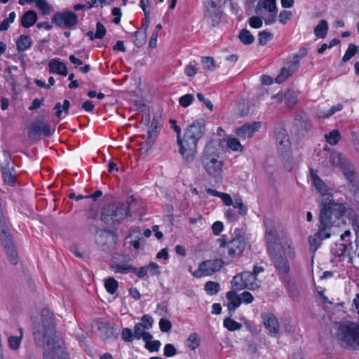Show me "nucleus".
<instances>
[{
    "mask_svg": "<svg viewBox=\"0 0 359 359\" xmlns=\"http://www.w3.org/2000/svg\"><path fill=\"white\" fill-rule=\"evenodd\" d=\"M33 334L36 345L44 349V359H69L55 335L53 314L48 309H42L41 325Z\"/></svg>",
    "mask_w": 359,
    "mask_h": 359,
    "instance_id": "f257e3e1",
    "label": "nucleus"
},
{
    "mask_svg": "<svg viewBox=\"0 0 359 359\" xmlns=\"http://www.w3.org/2000/svg\"><path fill=\"white\" fill-rule=\"evenodd\" d=\"M344 208L334 204L329 206L327 202H323V208L319 216V225L318 231L309 237V243L311 250L315 252L320 245V241L330 237L333 227L339 226L344 222L341 218Z\"/></svg>",
    "mask_w": 359,
    "mask_h": 359,
    "instance_id": "f03ea898",
    "label": "nucleus"
},
{
    "mask_svg": "<svg viewBox=\"0 0 359 359\" xmlns=\"http://www.w3.org/2000/svg\"><path fill=\"white\" fill-rule=\"evenodd\" d=\"M223 145L220 138L210 140L202 153L201 162L207 175L218 181L222 179L224 165Z\"/></svg>",
    "mask_w": 359,
    "mask_h": 359,
    "instance_id": "7ed1b4c3",
    "label": "nucleus"
},
{
    "mask_svg": "<svg viewBox=\"0 0 359 359\" xmlns=\"http://www.w3.org/2000/svg\"><path fill=\"white\" fill-rule=\"evenodd\" d=\"M205 132V121L203 118L194 121L184 129L182 142L179 144V153L186 162H191L194 159L198 142Z\"/></svg>",
    "mask_w": 359,
    "mask_h": 359,
    "instance_id": "20e7f679",
    "label": "nucleus"
},
{
    "mask_svg": "<svg viewBox=\"0 0 359 359\" xmlns=\"http://www.w3.org/2000/svg\"><path fill=\"white\" fill-rule=\"evenodd\" d=\"M265 240L268 246V251L281 248L285 254H287L290 260L296 257V252L292 242L286 238L280 224L271 218H264Z\"/></svg>",
    "mask_w": 359,
    "mask_h": 359,
    "instance_id": "39448f33",
    "label": "nucleus"
},
{
    "mask_svg": "<svg viewBox=\"0 0 359 359\" xmlns=\"http://www.w3.org/2000/svg\"><path fill=\"white\" fill-rule=\"evenodd\" d=\"M133 198L128 200V205L114 202L104 206L102 210L101 219L106 224L111 226L119 225L126 218L130 217V208Z\"/></svg>",
    "mask_w": 359,
    "mask_h": 359,
    "instance_id": "423d86ee",
    "label": "nucleus"
},
{
    "mask_svg": "<svg viewBox=\"0 0 359 359\" xmlns=\"http://www.w3.org/2000/svg\"><path fill=\"white\" fill-rule=\"evenodd\" d=\"M314 177L315 180L313 184L316 189L318 190V193L322 196L320 205V213L323 208V202H327V203H329V206L330 207L334 206V204L341 205L344 208L343 212L341 213V218H343L344 216H346L350 219H351L353 229L355 231H357L358 226H356L355 225V212L352 208L346 206L344 203L336 202L334 200L333 195L332 194V189L328 187L327 185L318 176H314Z\"/></svg>",
    "mask_w": 359,
    "mask_h": 359,
    "instance_id": "0eeeda50",
    "label": "nucleus"
},
{
    "mask_svg": "<svg viewBox=\"0 0 359 359\" xmlns=\"http://www.w3.org/2000/svg\"><path fill=\"white\" fill-rule=\"evenodd\" d=\"M329 162L330 164L342 171L346 179L352 184L355 196H359V187L357 175L353 165L349 160L341 153L332 150L330 153Z\"/></svg>",
    "mask_w": 359,
    "mask_h": 359,
    "instance_id": "6e6552de",
    "label": "nucleus"
},
{
    "mask_svg": "<svg viewBox=\"0 0 359 359\" xmlns=\"http://www.w3.org/2000/svg\"><path fill=\"white\" fill-rule=\"evenodd\" d=\"M336 339L344 348L359 350V325L351 322L340 323Z\"/></svg>",
    "mask_w": 359,
    "mask_h": 359,
    "instance_id": "1a4fd4ad",
    "label": "nucleus"
},
{
    "mask_svg": "<svg viewBox=\"0 0 359 359\" xmlns=\"http://www.w3.org/2000/svg\"><path fill=\"white\" fill-rule=\"evenodd\" d=\"M0 241L9 262L13 265L17 264L18 254L7 221L0 223Z\"/></svg>",
    "mask_w": 359,
    "mask_h": 359,
    "instance_id": "9d476101",
    "label": "nucleus"
},
{
    "mask_svg": "<svg viewBox=\"0 0 359 359\" xmlns=\"http://www.w3.org/2000/svg\"><path fill=\"white\" fill-rule=\"evenodd\" d=\"M269 252L272 264L275 267L278 274L285 278L290 276V266L288 259H290L287 254H285L281 248L272 249Z\"/></svg>",
    "mask_w": 359,
    "mask_h": 359,
    "instance_id": "9b49d317",
    "label": "nucleus"
},
{
    "mask_svg": "<svg viewBox=\"0 0 359 359\" xmlns=\"http://www.w3.org/2000/svg\"><path fill=\"white\" fill-rule=\"evenodd\" d=\"M95 238L97 244L104 251L111 250L116 243V235L109 230L97 228Z\"/></svg>",
    "mask_w": 359,
    "mask_h": 359,
    "instance_id": "f8f14e48",
    "label": "nucleus"
},
{
    "mask_svg": "<svg viewBox=\"0 0 359 359\" xmlns=\"http://www.w3.org/2000/svg\"><path fill=\"white\" fill-rule=\"evenodd\" d=\"M52 22L62 29H71L77 25L79 19L74 13L65 11L56 13L52 18Z\"/></svg>",
    "mask_w": 359,
    "mask_h": 359,
    "instance_id": "ddd939ff",
    "label": "nucleus"
},
{
    "mask_svg": "<svg viewBox=\"0 0 359 359\" xmlns=\"http://www.w3.org/2000/svg\"><path fill=\"white\" fill-rule=\"evenodd\" d=\"M224 262L220 259L206 260L203 262L198 269L193 273L196 278L212 275L218 271L223 266Z\"/></svg>",
    "mask_w": 359,
    "mask_h": 359,
    "instance_id": "4468645a",
    "label": "nucleus"
},
{
    "mask_svg": "<svg viewBox=\"0 0 359 359\" xmlns=\"http://www.w3.org/2000/svg\"><path fill=\"white\" fill-rule=\"evenodd\" d=\"M235 237L229 243L228 254L231 256L241 255L245 248V241L241 230H235Z\"/></svg>",
    "mask_w": 359,
    "mask_h": 359,
    "instance_id": "2eb2a0df",
    "label": "nucleus"
},
{
    "mask_svg": "<svg viewBox=\"0 0 359 359\" xmlns=\"http://www.w3.org/2000/svg\"><path fill=\"white\" fill-rule=\"evenodd\" d=\"M205 8V17L207 21L213 27L218 25L221 18V11L216 2L214 0H207Z\"/></svg>",
    "mask_w": 359,
    "mask_h": 359,
    "instance_id": "dca6fc26",
    "label": "nucleus"
},
{
    "mask_svg": "<svg viewBox=\"0 0 359 359\" xmlns=\"http://www.w3.org/2000/svg\"><path fill=\"white\" fill-rule=\"evenodd\" d=\"M311 127L308 115L303 111H297L294 116L293 129L296 132L303 133L308 131Z\"/></svg>",
    "mask_w": 359,
    "mask_h": 359,
    "instance_id": "f3484780",
    "label": "nucleus"
},
{
    "mask_svg": "<svg viewBox=\"0 0 359 359\" xmlns=\"http://www.w3.org/2000/svg\"><path fill=\"white\" fill-rule=\"evenodd\" d=\"M261 318L269 334H276L279 332L280 325L278 318L273 313L269 312H263L261 313Z\"/></svg>",
    "mask_w": 359,
    "mask_h": 359,
    "instance_id": "a211bd4d",
    "label": "nucleus"
},
{
    "mask_svg": "<svg viewBox=\"0 0 359 359\" xmlns=\"http://www.w3.org/2000/svg\"><path fill=\"white\" fill-rule=\"evenodd\" d=\"M262 123L259 121H254L252 123H246L241 127L237 128L236 135L243 139L250 138L259 130Z\"/></svg>",
    "mask_w": 359,
    "mask_h": 359,
    "instance_id": "6ab92c4d",
    "label": "nucleus"
},
{
    "mask_svg": "<svg viewBox=\"0 0 359 359\" xmlns=\"http://www.w3.org/2000/svg\"><path fill=\"white\" fill-rule=\"evenodd\" d=\"M276 142L279 151L287 152L290 147L289 137L285 130H281L276 135Z\"/></svg>",
    "mask_w": 359,
    "mask_h": 359,
    "instance_id": "aec40b11",
    "label": "nucleus"
},
{
    "mask_svg": "<svg viewBox=\"0 0 359 359\" xmlns=\"http://www.w3.org/2000/svg\"><path fill=\"white\" fill-rule=\"evenodd\" d=\"M49 72L52 74H57L62 76L67 75V68L65 63L57 59H53L48 63Z\"/></svg>",
    "mask_w": 359,
    "mask_h": 359,
    "instance_id": "412c9836",
    "label": "nucleus"
},
{
    "mask_svg": "<svg viewBox=\"0 0 359 359\" xmlns=\"http://www.w3.org/2000/svg\"><path fill=\"white\" fill-rule=\"evenodd\" d=\"M262 8H264L269 13H276V0H259L255 9V13L259 14Z\"/></svg>",
    "mask_w": 359,
    "mask_h": 359,
    "instance_id": "4be33fe9",
    "label": "nucleus"
},
{
    "mask_svg": "<svg viewBox=\"0 0 359 359\" xmlns=\"http://www.w3.org/2000/svg\"><path fill=\"white\" fill-rule=\"evenodd\" d=\"M37 19L36 13L33 10H30L23 14L21 18L20 25L25 28H29L36 22Z\"/></svg>",
    "mask_w": 359,
    "mask_h": 359,
    "instance_id": "5701e85b",
    "label": "nucleus"
},
{
    "mask_svg": "<svg viewBox=\"0 0 359 359\" xmlns=\"http://www.w3.org/2000/svg\"><path fill=\"white\" fill-rule=\"evenodd\" d=\"M4 181L9 186H13L15 182L17 172L14 168V164L6 168V169H1Z\"/></svg>",
    "mask_w": 359,
    "mask_h": 359,
    "instance_id": "b1692460",
    "label": "nucleus"
},
{
    "mask_svg": "<svg viewBox=\"0 0 359 359\" xmlns=\"http://www.w3.org/2000/svg\"><path fill=\"white\" fill-rule=\"evenodd\" d=\"M33 41L29 35H20L16 41V48L18 52H23L32 47Z\"/></svg>",
    "mask_w": 359,
    "mask_h": 359,
    "instance_id": "393cba45",
    "label": "nucleus"
},
{
    "mask_svg": "<svg viewBox=\"0 0 359 359\" xmlns=\"http://www.w3.org/2000/svg\"><path fill=\"white\" fill-rule=\"evenodd\" d=\"M243 280L245 282V287L249 290H253L258 287V284L256 283L257 278L255 274L249 271H244L241 273Z\"/></svg>",
    "mask_w": 359,
    "mask_h": 359,
    "instance_id": "a878e982",
    "label": "nucleus"
},
{
    "mask_svg": "<svg viewBox=\"0 0 359 359\" xmlns=\"http://www.w3.org/2000/svg\"><path fill=\"white\" fill-rule=\"evenodd\" d=\"M226 299L229 300L228 309L229 311H234L241 304V298L235 291H229L226 293Z\"/></svg>",
    "mask_w": 359,
    "mask_h": 359,
    "instance_id": "bb28decb",
    "label": "nucleus"
},
{
    "mask_svg": "<svg viewBox=\"0 0 359 359\" xmlns=\"http://www.w3.org/2000/svg\"><path fill=\"white\" fill-rule=\"evenodd\" d=\"M328 31V24L325 20H320L314 29V34L318 38L324 39Z\"/></svg>",
    "mask_w": 359,
    "mask_h": 359,
    "instance_id": "cd10ccee",
    "label": "nucleus"
},
{
    "mask_svg": "<svg viewBox=\"0 0 359 359\" xmlns=\"http://www.w3.org/2000/svg\"><path fill=\"white\" fill-rule=\"evenodd\" d=\"M19 335L18 336H10L8 339V346L10 348L13 350H17L20 348L22 338L23 336V330L22 328L20 327L18 329Z\"/></svg>",
    "mask_w": 359,
    "mask_h": 359,
    "instance_id": "c85d7f7f",
    "label": "nucleus"
},
{
    "mask_svg": "<svg viewBox=\"0 0 359 359\" xmlns=\"http://www.w3.org/2000/svg\"><path fill=\"white\" fill-rule=\"evenodd\" d=\"M42 135L41 132V122L33 123L29 128L28 136L29 138L36 140L39 139Z\"/></svg>",
    "mask_w": 359,
    "mask_h": 359,
    "instance_id": "c756f323",
    "label": "nucleus"
},
{
    "mask_svg": "<svg viewBox=\"0 0 359 359\" xmlns=\"http://www.w3.org/2000/svg\"><path fill=\"white\" fill-rule=\"evenodd\" d=\"M200 344L201 340L198 334L196 332L191 333L185 341L186 346L191 350L196 349L199 347Z\"/></svg>",
    "mask_w": 359,
    "mask_h": 359,
    "instance_id": "7c9ffc66",
    "label": "nucleus"
},
{
    "mask_svg": "<svg viewBox=\"0 0 359 359\" xmlns=\"http://www.w3.org/2000/svg\"><path fill=\"white\" fill-rule=\"evenodd\" d=\"M13 164L14 162L11 160L10 153L6 150H1L0 151V168L6 169Z\"/></svg>",
    "mask_w": 359,
    "mask_h": 359,
    "instance_id": "2f4dec72",
    "label": "nucleus"
},
{
    "mask_svg": "<svg viewBox=\"0 0 359 359\" xmlns=\"http://www.w3.org/2000/svg\"><path fill=\"white\" fill-rule=\"evenodd\" d=\"M118 287V281L114 277H109L104 280V288L109 294H114Z\"/></svg>",
    "mask_w": 359,
    "mask_h": 359,
    "instance_id": "473e14b6",
    "label": "nucleus"
},
{
    "mask_svg": "<svg viewBox=\"0 0 359 359\" xmlns=\"http://www.w3.org/2000/svg\"><path fill=\"white\" fill-rule=\"evenodd\" d=\"M239 39L240 41L245 44L249 45L254 42L255 37L253 35L250 33V32L246 29H243L239 34Z\"/></svg>",
    "mask_w": 359,
    "mask_h": 359,
    "instance_id": "72a5a7b5",
    "label": "nucleus"
},
{
    "mask_svg": "<svg viewBox=\"0 0 359 359\" xmlns=\"http://www.w3.org/2000/svg\"><path fill=\"white\" fill-rule=\"evenodd\" d=\"M297 95L294 91L288 90L284 94V100L287 106L292 109L297 102Z\"/></svg>",
    "mask_w": 359,
    "mask_h": 359,
    "instance_id": "f704fd0d",
    "label": "nucleus"
},
{
    "mask_svg": "<svg viewBox=\"0 0 359 359\" xmlns=\"http://www.w3.org/2000/svg\"><path fill=\"white\" fill-rule=\"evenodd\" d=\"M69 107H70V102L67 100H64L62 105L61 104V103L57 102L54 107V109L56 110V113H55L56 116L58 118L61 117L62 112V109L64 111L65 114H68Z\"/></svg>",
    "mask_w": 359,
    "mask_h": 359,
    "instance_id": "c9c22d12",
    "label": "nucleus"
},
{
    "mask_svg": "<svg viewBox=\"0 0 359 359\" xmlns=\"http://www.w3.org/2000/svg\"><path fill=\"white\" fill-rule=\"evenodd\" d=\"M327 142L331 145H335L341 138V135L338 130H333L325 135Z\"/></svg>",
    "mask_w": 359,
    "mask_h": 359,
    "instance_id": "e433bc0d",
    "label": "nucleus"
},
{
    "mask_svg": "<svg viewBox=\"0 0 359 359\" xmlns=\"http://www.w3.org/2000/svg\"><path fill=\"white\" fill-rule=\"evenodd\" d=\"M148 26L146 25L145 29ZM135 39L133 40L134 43L136 46L140 47L146 43V29L144 32L136 31L134 33Z\"/></svg>",
    "mask_w": 359,
    "mask_h": 359,
    "instance_id": "4c0bfd02",
    "label": "nucleus"
},
{
    "mask_svg": "<svg viewBox=\"0 0 359 359\" xmlns=\"http://www.w3.org/2000/svg\"><path fill=\"white\" fill-rule=\"evenodd\" d=\"M224 326L229 331L239 330L242 327V325L240 323L235 321L231 318L224 320Z\"/></svg>",
    "mask_w": 359,
    "mask_h": 359,
    "instance_id": "58836bf2",
    "label": "nucleus"
},
{
    "mask_svg": "<svg viewBox=\"0 0 359 359\" xmlns=\"http://www.w3.org/2000/svg\"><path fill=\"white\" fill-rule=\"evenodd\" d=\"M233 206L234 208L238 210V213L241 215L245 216L248 212V208L243 204L242 198L240 196L234 198Z\"/></svg>",
    "mask_w": 359,
    "mask_h": 359,
    "instance_id": "ea45409f",
    "label": "nucleus"
},
{
    "mask_svg": "<svg viewBox=\"0 0 359 359\" xmlns=\"http://www.w3.org/2000/svg\"><path fill=\"white\" fill-rule=\"evenodd\" d=\"M273 34L266 30L259 32L258 34L259 44L260 46H265L273 39Z\"/></svg>",
    "mask_w": 359,
    "mask_h": 359,
    "instance_id": "a19ab883",
    "label": "nucleus"
},
{
    "mask_svg": "<svg viewBox=\"0 0 359 359\" xmlns=\"http://www.w3.org/2000/svg\"><path fill=\"white\" fill-rule=\"evenodd\" d=\"M245 282L241 273L235 276L231 280V286L236 290H241L245 287Z\"/></svg>",
    "mask_w": 359,
    "mask_h": 359,
    "instance_id": "79ce46f5",
    "label": "nucleus"
},
{
    "mask_svg": "<svg viewBox=\"0 0 359 359\" xmlns=\"http://www.w3.org/2000/svg\"><path fill=\"white\" fill-rule=\"evenodd\" d=\"M227 146L229 148L235 151H242L243 147L240 141L235 137H229L227 140Z\"/></svg>",
    "mask_w": 359,
    "mask_h": 359,
    "instance_id": "37998d69",
    "label": "nucleus"
},
{
    "mask_svg": "<svg viewBox=\"0 0 359 359\" xmlns=\"http://www.w3.org/2000/svg\"><path fill=\"white\" fill-rule=\"evenodd\" d=\"M205 290L210 295L216 294L219 290V284L213 281H208L205 283Z\"/></svg>",
    "mask_w": 359,
    "mask_h": 359,
    "instance_id": "c03bdc74",
    "label": "nucleus"
},
{
    "mask_svg": "<svg viewBox=\"0 0 359 359\" xmlns=\"http://www.w3.org/2000/svg\"><path fill=\"white\" fill-rule=\"evenodd\" d=\"M35 4L43 15H48L52 8L46 0H38Z\"/></svg>",
    "mask_w": 359,
    "mask_h": 359,
    "instance_id": "a18cd8bd",
    "label": "nucleus"
},
{
    "mask_svg": "<svg viewBox=\"0 0 359 359\" xmlns=\"http://www.w3.org/2000/svg\"><path fill=\"white\" fill-rule=\"evenodd\" d=\"M16 17L15 12H11L8 18L4 19L3 22L0 24V31H6L9 28L10 23H12L14 22L15 18Z\"/></svg>",
    "mask_w": 359,
    "mask_h": 359,
    "instance_id": "49530a36",
    "label": "nucleus"
},
{
    "mask_svg": "<svg viewBox=\"0 0 359 359\" xmlns=\"http://www.w3.org/2000/svg\"><path fill=\"white\" fill-rule=\"evenodd\" d=\"M140 7L144 11L147 26H149V14H150V4L149 0H140Z\"/></svg>",
    "mask_w": 359,
    "mask_h": 359,
    "instance_id": "de8ad7c7",
    "label": "nucleus"
},
{
    "mask_svg": "<svg viewBox=\"0 0 359 359\" xmlns=\"http://www.w3.org/2000/svg\"><path fill=\"white\" fill-rule=\"evenodd\" d=\"M356 55V45L350 43L342 58L343 62L348 61L352 57Z\"/></svg>",
    "mask_w": 359,
    "mask_h": 359,
    "instance_id": "09e8293b",
    "label": "nucleus"
},
{
    "mask_svg": "<svg viewBox=\"0 0 359 359\" xmlns=\"http://www.w3.org/2000/svg\"><path fill=\"white\" fill-rule=\"evenodd\" d=\"M282 158L285 168L287 171H291L293 169V163L290 154L287 152L283 153Z\"/></svg>",
    "mask_w": 359,
    "mask_h": 359,
    "instance_id": "8fccbe9b",
    "label": "nucleus"
},
{
    "mask_svg": "<svg viewBox=\"0 0 359 359\" xmlns=\"http://www.w3.org/2000/svg\"><path fill=\"white\" fill-rule=\"evenodd\" d=\"M114 269L117 273H127L133 272V266L127 264H118L115 266Z\"/></svg>",
    "mask_w": 359,
    "mask_h": 359,
    "instance_id": "3c124183",
    "label": "nucleus"
},
{
    "mask_svg": "<svg viewBox=\"0 0 359 359\" xmlns=\"http://www.w3.org/2000/svg\"><path fill=\"white\" fill-rule=\"evenodd\" d=\"M194 100V97L192 94H186L180 98L179 102L182 107H187L190 104H191Z\"/></svg>",
    "mask_w": 359,
    "mask_h": 359,
    "instance_id": "603ef678",
    "label": "nucleus"
},
{
    "mask_svg": "<svg viewBox=\"0 0 359 359\" xmlns=\"http://www.w3.org/2000/svg\"><path fill=\"white\" fill-rule=\"evenodd\" d=\"M170 128L174 130L175 132L177 133V144L179 146L180 142H182V133H181V128L179 126L177 125V121L174 119H170L169 121Z\"/></svg>",
    "mask_w": 359,
    "mask_h": 359,
    "instance_id": "864d4df0",
    "label": "nucleus"
},
{
    "mask_svg": "<svg viewBox=\"0 0 359 359\" xmlns=\"http://www.w3.org/2000/svg\"><path fill=\"white\" fill-rule=\"evenodd\" d=\"M290 75H292V73L287 69V67H283L281 69V73L278 75L275 79L276 82L278 83H283L287 78H288Z\"/></svg>",
    "mask_w": 359,
    "mask_h": 359,
    "instance_id": "5fc2aeb1",
    "label": "nucleus"
},
{
    "mask_svg": "<svg viewBox=\"0 0 359 359\" xmlns=\"http://www.w3.org/2000/svg\"><path fill=\"white\" fill-rule=\"evenodd\" d=\"M292 17V13L290 11L283 10L279 13V22L285 25Z\"/></svg>",
    "mask_w": 359,
    "mask_h": 359,
    "instance_id": "6e6d98bb",
    "label": "nucleus"
},
{
    "mask_svg": "<svg viewBox=\"0 0 359 359\" xmlns=\"http://www.w3.org/2000/svg\"><path fill=\"white\" fill-rule=\"evenodd\" d=\"M202 63L205 69L210 71H213L215 68V61L211 57H203L202 58Z\"/></svg>",
    "mask_w": 359,
    "mask_h": 359,
    "instance_id": "4d7b16f0",
    "label": "nucleus"
},
{
    "mask_svg": "<svg viewBox=\"0 0 359 359\" xmlns=\"http://www.w3.org/2000/svg\"><path fill=\"white\" fill-rule=\"evenodd\" d=\"M347 246L348 244L346 243H337L336 248L332 249V252L336 256L341 257L346 251Z\"/></svg>",
    "mask_w": 359,
    "mask_h": 359,
    "instance_id": "13d9d810",
    "label": "nucleus"
},
{
    "mask_svg": "<svg viewBox=\"0 0 359 359\" xmlns=\"http://www.w3.org/2000/svg\"><path fill=\"white\" fill-rule=\"evenodd\" d=\"M122 339L126 342H130L135 338L134 334L130 328H123L121 333Z\"/></svg>",
    "mask_w": 359,
    "mask_h": 359,
    "instance_id": "bf43d9fd",
    "label": "nucleus"
},
{
    "mask_svg": "<svg viewBox=\"0 0 359 359\" xmlns=\"http://www.w3.org/2000/svg\"><path fill=\"white\" fill-rule=\"evenodd\" d=\"M249 25L252 28H260L263 25L262 20L260 17L252 16L249 19Z\"/></svg>",
    "mask_w": 359,
    "mask_h": 359,
    "instance_id": "052dcab7",
    "label": "nucleus"
},
{
    "mask_svg": "<svg viewBox=\"0 0 359 359\" xmlns=\"http://www.w3.org/2000/svg\"><path fill=\"white\" fill-rule=\"evenodd\" d=\"M159 327L163 332H168L171 330L172 324L168 319L161 318L159 321Z\"/></svg>",
    "mask_w": 359,
    "mask_h": 359,
    "instance_id": "680f3d73",
    "label": "nucleus"
},
{
    "mask_svg": "<svg viewBox=\"0 0 359 359\" xmlns=\"http://www.w3.org/2000/svg\"><path fill=\"white\" fill-rule=\"evenodd\" d=\"M105 34L106 29L102 23L98 22L96 25V32L94 35V37H95L96 39H101L104 37Z\"/></svg>",
    "mask_w": 359,
    "mask_h": 359,
    "instance_id": "e2e57ef3",
    "label": "nucleus"
},
{
    "mask_svg": "<svg viewBox=\"0 0 359 359\" xmlns=\"http://www.w3.org/2000/svg\"><path fill=\"white\" fill-rule=\"evenodd\" d=\"M132 273H135L138 278H143L148 273V267L147 266L140 268L133 266Z\"/></svg>",
    "mask_w": 359,
    "mask_h": 359,
    "instance_id": "0e129e2a",
    "label": "nucleus"
},
{
    "mask_svg": "<svg viewBox=\"0 0 359 359\" xmlns=\"http://www.w3.org/2000/svg\"><path fill=\"white\" fill-rule=\"evenodd\" d=\"M177 353V351L175 347L171 344H168L165 346L163 350V354L166 357H172L174 356Z\"/></svg>",
    "mask_w": 359,
    "mask_h": 359,
    "instance_id": "69168bd1",
    "label": "nucleus"
},
{
    "mask_svg": "<svg viewBox=\"0 0 359 359\" xmlns=\"http://www.w3.org/2000/svg\"><path fill=\"white\" fill-rule=\"evenodd\" d=\"M144 325L143 323H138L135 324L134 328V337L137 339H141V336H142V333L144 332Z\"/></svg>",
    "mask_w": 359,
    "mask_h": 359,
    "instance_id": "338daca9",
    "label": "nucleus"
},
{
    "mask_svg": "<svg viewBox=\"0 0 359 359\" xmlns=\"http://www.w3.org/2000/svg\"><path fill=\"white\" fill-rule=\"evenodd\" d=\"M239 297L241 298V302H243L245 304H250L254 300L252 294L247 291L242 292Z\"/></svg>",
    "mask_w": 359,
    "mask_h": 359,
    "instance_id": "774afa93",
    "label": "nucleus"
}]
</instances>
